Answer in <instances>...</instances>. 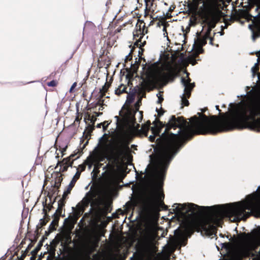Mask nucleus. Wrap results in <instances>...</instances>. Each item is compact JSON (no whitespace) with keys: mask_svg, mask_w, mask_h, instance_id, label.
<instances>
[{"mask_svg":"<svg viewBox=\"0 0 260 260\" xmlns=\"http://www.w3.org/2000/svg\"><path fill=\"white\" fill-rule=\"evenodd\" d=\"M206 109L202 110V112L198 113V116H193L190 118L192 122V127L187 124L186 121L182 117H176L172 115L167 124L160 122V127L158 132L149 137L150 142H154L156 135H159L162 127H166L165 131L159 136L156 141L161 139V142L157 148L154 149L156 156V168L152 169L150 173V179L155 186H161L168 167L180 149L192 138L194 134H211L204 133L202 131V120L204 116L210 117L203 113Z\"/></svg>","mask_w":260,"mask_h":260,"instance_id":"f257e3e1","label":"nucleus"},{"mask_svg":"<svg viewBox=\"0 0 260 260\" xmlns=\"http://www.w3.org/2000/svg\"><path fill=\"white\" fill-rule=\"evenodd\" d=\"M260 115V107L257 111L254 108L247 105L237 106L232 116L228 119H220L216 115L210 117L204 116L201 124L202 131L205 133L215 135L217 133L237 128H248L260 132V117L254 116Z\"/></svg>","mask_w":260,"mask_h":260,"instance_id":"f03ea898","label":"nucleus"},{"mask_svg":"<svg viewBox=\"0 0 260 260\" xmlns=\"http://www.w3.org/2000/svg\"><path fill=\"white\" fill-rule=\"evenodd\" d=\"M260 207V185L245 199L235 203V219L245 220Z\"/></svg>","mask_w":260,"mask_h":260,"instance_id":"7ed1b4c3","label":"nucleus"},{"mask_svg":"<svg viewBox=\"0 0 260 260\" xmlns=\"http://www.w3.org/2000/svg\"><path fill=\"white\" fill-rule=\"evenodd\" d=\"M109 145L107 142L104 144V146H102V152L101 157L99 159L100 161H104L105 159L108 161L114 159L115 161L122 160L124 159L126 154V151L129 149L128 145L124 144L121 143L119 147L117 149L114 153V155H109Z\"/></svg>","mask_w":260,"mask_h":260,"instance_id":"20e7f679","label":"nucleus"},{"mask_svg":"<svg viewBox=\"0 0 260 260\" xmlns=\"http://www.w3.org/2000/svg\"><path fill=\"white\" fill-rule=\"evenodd\" d=\"M92 188V187H91L90 190L86 193L81 203H78L76 208L72 207L73 211L75 212L77 216L79 217L82 215L85 208L88 207L90 204L92 206L95 204L97 193L95 191H91Z\"/></svg>","mask_w":260,"mask_h":260,"instance_id":"39448f33","label":"nucleus"},{"mask_svg":"<svg viewBox=\"0 0 260 260\" xmlns=\"http://www.w3.org/2000/svg\"><path fill=\"white\" fill-rule=\"evenodd\" d=\"M234 241L241 252L247 253L253 248L255 242V237L249 233H244L239 238L235 239Z\"/></svg>","mask_w":260,"mask_h":260,"instance_id":"423d86ee","label":"nucleus"},{"mask_svg":"<svg viewBox=\"0 0 260 260\" xmlns=\"http://www.w3.org/2000/svg\"><path fill=\"white\" fill-rule=\"evenodd\" d=\"M186 74L185 77H181V83L184 87L183 93L180 96L182 107L183 106H187L189 105L188 99L191 95V92L195 86L194 82L191 83V79L189 78V73L184 71Z\"/></svg>","mask_w":260,"mask_h":260,"instance_id":"0eeeda50","label":"nucleus"},{"mask_svg":"<svg viewBox=\"0 0 260 260\" xmlns=\"http://www.w3.org/2000/svg\"><path fill=\"white\" fill-rule=\"evenodd\" d=\"M125 112H123L122 109L119 111L118 116H115L116 127L118 129H122L125 125L127 124L131 120H134L131 116H133L129 108H125Z\"/></svg>","mask_w":260,"mask_h":260,"instance_id":"6e6552de","label":"nucleus"},{"mask_svg":"<svg viewBox=\"0 0 260 260\" xmlns=\"http://www.w3.org/2000/svg\"><path fill=\"white\" fill-rule=\"evenodd\" d=\"M208 23L209 26L205 35L198 37L197 38V41H194L193 47H194L195 45L197 46L198 48V54L202 53L203 52L202 47L207 44V40L208 39L209 35L210 34L212 28L215 26V24L213 23L211 21L208 22Z\"/></svg>","mask_w":260,"mask_h":260,"instance_id":"1a4fd4ad","label":"nucleus"},{"mask_svg":"<svg viewBox=\"0 0 260 260\" xmlns=\"http://www.w3.org/2000/svg\"><path fill=\"white\" fill-rule=\"evenodd\" d=\"M154 199L151 198L144 199L140 197L135 203L136 206H138L140 210L143 211H148L152 208Z\"/></svg>","mask_w":260,"mask_h":260,"instance_id":"9d476101","label":"nucleus"},{"mask_svg":"<svg viewBox=\"0 0 260 260\" xmlns=\"http://www.w3.org/2000/svg\"><path fill=\"white\" fill-rule=\"evenodd\" d=\"M75 156V154H71L70 156L64 158L62 159V164H61L60 161L59 160L57 162V165L55 167V169L58 166H60V168H59V172L58 173H59L60 172H64L68 170V167H72V164L73 163V161H71V158H73Z\"/></svg>","mask_w":260,"mask_h":260,"instance_id":"9b49d317","label":"nucleus"},{"mask_svg":"<svg viewBox=\"0 0 260 260\" xmlns=\"http://www.w3.org/2000/svg\"><path fill=\"white\" fill-rule=\"evenodd\" d=\"M80 174L81 172L77 171L75 175L73 176L70 183H69L67 190L64 191L63 194V198L66 199L68 194L70 193V192L73 187L74 186L76 181L79 178Z\"/></svg>","mask_w":260,"mask_h":260,"instance_id":"f8f14e48","label":"nucleus"},{"mask_svg":"<svg viewBox=\"0 0 260 260\" xmlns=\"http://www.w3.org/2000/svg\"><path fill=\"white\" fill-rule=\"evenodd\" d=\"M253 26H254L255 28L257 29V30H259V26L258 23L257 24H250L248 25V28L252 32V39L253 40H255L256 38H258L260 36V34L259 33L255 34L254 30L253 29Z\"/></svg>","mask_w":260,"mask_h":260,"instance_id":"ddd939ff","label":"nucleus"},{"mask_svg":"<svg viewBox=\"0 0 260 260\" xmlns=\"http://www.w3.org/2000/svg\"><path fill=\"white\" fill-rule=\"evenodd\" d=\"M136 92V91L134 89L132 91V92H130L127 94L126 96V100L125 101V104L127 105H130L134 102Z\"/></svg>","mask_w":260,"mask_h":260,"instance_id":"4468645a","label":"nucleus"},{"mask_svg":"<svg viewBox=\"0 0 260 260\" xmlns=\"http://www.w3.org/2000/svg\"><path fill=\"white\" fill-rule=\"evenodd\" d=\"M141 101H142V98L139 97L138 98V99L137 100V101H136V102L134 104V107L136 109V110L133 111L131 109H130L131 110V112H132V114L133 115V116H131V117H132V118H133L134 119V120H135V114L136 113V112L137 111H139V109L140 106L141 104Z\"/></svg>","mask_w":260,"mask_h":260,"instance_id":"2eb2a0df","label":"nucleus"},{"mask_svg":"<svg viewBox=\"0 0 260 260\" xmlns=\"http://www.w3.org/2000/svg\"><path fill=\"white\" fill-rule=\"evenodd\" d=\"M46 239V238L44 236L42 237L41 240L39 242L37 247L31 252V254L35 255L38 253L42 247L43 243Z\"/></svg>","mask_w":260,"mask_h":260,"instance_id":"dca6fc26","label":"nucleus"},{"mask_svg":"<svg viewBox=\"0 0 260 260\" xmlns=\"http://www.w3.org/2000/svg\"><path fill=\"white\" fill-rule=\"evenodd\" d=\"M54 218V219L51 221L49 227V230H50L51 231H53L56 230L55 226L58 225V222L59 220V217H53Z\"/></svg>","mask_w":260,"mask_h":260,"instance_id":"f3484780","label":"nucleus"},{"mask_svg":"<svg viewBox=\"0 0 260 260\" xmlns=\"http://www.w3.org/2000/svg\"><path fill=\"white\" fill-rule=\"evenodd\" d=\"M64 205V202H62L61 200H60L58 202V208H57V210H56V212L53 214V217H58V216L57 215V213L61 214V211H62V207Z\"/></svg>","mask_w":260,"mask_h":260,"instance_id":"a211bd4d","label":"nucleus"},{"mask_svg":"<svg viewBox=\"0 0 260 260\" xmlns=\"http://www.w3.org/2000/svg\"><path fill=\"white\" fill-rule=\"evenodd\" d=\"M62 181V178L59 173H57V177L55 178L54 182V186L56 188H58L60 186L61 182Z\"/></svg>","mask_w":260,"mask_h":260,"instance_id":"6ab92c4d","label":"nucleus"},{"mask_svg":"<svg viewBox=\"0 0 260 260\" xmlns=\"http://www.w3.org/2000/svg\"><path fill=\"white\" fill-rule=\"evenodd\" d=\"M108 90V87L107 86L106 83L105 84L103 87L100 89V95L99 96H100V98H103V97L105 95V92Z\"/></svg>","mask_w":260,"mask_h":260,"instance_id":"aec40b11","label":"nucleus"},{"mask_svg":"<svg viewBox=\"0 0 260 260\" xmlns=\"http://www.w3.org/2000/svg\"><path fill=\"white\" fill-rule=\"evenodd\" d=\"M98 99L99 100L98 102L95 103H92L90 105L92 108H96L99 105H101V102H102V103L104 102V100H103V98H100V96H99Z\"/></svg>","mask_w":260,"mask_h":260,"instance_id":"412c9836","label":"nucleus"},{"mask_svg":"<svg viewBox=\"0 0 260 260\" xmlns=\"http://www.w3.org/2000/svg\"><path fill=\"white\" fill-rule=\"evenodd\" d=\"M107 135L106 134H104L103 136H102L101 137H100L99 139V142L97 144V145L94 147V149H93V151H95V152H96L98 149L100 148V146H101V142L102 141H103V140L104 139V137L105 136Z\"/></svg>","mask_w":260,"mask_h":260,"instance_id":"4be33fe9","label":"nucleus"},{"mask_svg":"<svg viewBox=\"0 0 260 260\" xmlns=\"http://www.w3.org/2000/svg\"><path fill=\"white\" fill-rule=\"evenodd\" d=\"M178 245L181 247L184 246L187 243V240L184 239L183 238H181L178 240Z\"/></svg>","mask_w":260,"mask_h":260,"instance_id":"5701e85b","label":"nucleus"},{"mask_svg":"<svg viewBox=\"0 0 260 260\" xmlns=\"http://www.w3.org/2000/svg\"><path fill=\"white\" fill-rule=\"evenodd\" d=\"M140 133H141L144 136L147 137L148 132H149V127H147L146 128H141L140 129Z\"/></svg>","mask_w":260,"mask_h":260,"instance_id":"b1692460","label":"nucleus"},{"mask_svg":"<svg viewBox=\"0 0 260 260\" xmlns=\"http://www.w3.org/2000/svg\"><path fill=\"white\" fill-rule=\"evenodd\" d=\"M156 96L158 98V100L157 101V103L158 104H161L164 100V98L160 94V93H157L156 94Z\"/></svg>","mask_w":260,"mask_h":260,"instance_id":"393cba45","label":"nucleus"},{"mask_svg":"<svg viewBox=\"0 0 260 260\" xmlns=\"http://www.w3.org/2000/svg\"><path fill=\"white\" fill-rule=\"evenodd\" d=\"M109 124H110V122H108V121H105L104 122H103V132H105L107 130Z\"/></svg>","mask_w":260,"mask_h":260,"instance_id":"a878e982","label":"nucleus"},{"mask_svg":"<svg viewBox=\"0 0 260 260\" xmlns=\"http://www.w3.org/2000/svg\"><path fill=\"white\" fill-rule=\"evenodd\" d=\"M47 85L49 87H54L56 85V81L55 80H52L47 83Z\"/></svg>","mask_w":260,"mask_h":260,"instance_id":"bb28decb","label":"nucleus"},{"mask_svg":"<svg viewBox=\"0 0 260 260\" xmlns=\"http://www.w3.org/2000/svg\"><path fill=\"white\" fill-rule=\"evenodd\" d=\"M248 260H260V254H256L253 255L251 258H249Z\"/></svg>","mask_w":260,"mask_h":260,"instance_id":"cd10ccee","label":"nucleus"},{"mask_svg":"<svg viewBox=\"0 0 260 260\" xmlns=\"http://www.w3.org/2000/svg\"><path fill=\"white\" fill-rule=\"evenodd\" d=\"M121 89L120 86L118 87L115 90V93L117 95H120L122 93Z\"/></svg>","mask_w":260,"mask_h":260,"instance_id":"c85d7f7f","label":"nucleus"},{"mask_svg":"<svg viewBox=\"0 0 260 260\" xmlns=\"http://www.w3.org/2000/svg\"><path fill=\"white\" fill-rule=\"evenodd\" d=\"M120 87H121V90L122 93H126V92H127V91L126 90V89H127V87L125 86H124L123 84H121L120 85Z\"/></svg>","mask_w":260,"mask_h":260,"instance_id":"c756f323","label":"nucleus"},{"mask_svg":"<svg viewBox=\"0 0 260 260\" xmlns=\"http://www.w3.org/2000/svg\"><path fill=\"white\" fill-rule=\"evenodd\" d=\"M131 53H129L128 55H127L125 56V61H128V60H130L132 59V56L131 55Z\"/></svg>","mask_w":260,"mask_h":260,"instance_id":"7c9ffc66","label":"nucleus"},{"mask_svg":"<svg viewBox=\"0 0 260 260\" xmlns=\"http://www.w3.org/2000/svg\"><path fill=\"white\" fill-rule=\"evenodd\" d=\"M257 60H258L257 62L256 63H255L254 66L253 67H252V68H251V72L253 73V74H254V73H255V68L256 66L258 63V59Z\"/></svg>","mask_w":260,"mask_h":260,"instance_id":"2f4dec72","label":"nucleus"},{"mask_svg":"<svg viewBox=\"0 0 260 260\" xmlns=\"http://www.w3.org/2000/svg\"><path fill=\"white\" fill-rule=\"evenodd\" d=\"M94 114L95 115L94 120H95L96 117L101 116L102 114V113L99 112H94Z\"/></svg>","mask_w":260,"mask_h":260,"instance_id":"473e14b6","label":"nucleus"},{"mask_svg":"<svg viewBox=\"0 0 260 260\" xmlns=\"http://www.w3.org/2000/svg\"><path fill=\"white\" fill-rule=\"evenodd\" d=\"M77 85V83L76 82H74L72 85L71 86V88H70V92H72V91L73 90V89Z\"/></svg>","mask_w":260,"mask_h":260,"instance_id":"72a5a7b5","label":"nucleus"},{"mask_svg":"<svg viewBox=\"0 0 260 260\" xmlns=\"http://www.w3.org/2000/svg\"><path fill=\"white\" fill-rule=\"evenodd\" d=\"M228 244L227 243H225V242H224V243L221 242V243H219V245H221V248H226V247Z\"/></svg>","mask_w":260,"mask_h":260,"instance_id":"f704fd0d","label":"nucleus"},{"mask_svg":"<svg viewBox=\"0 0 260 260\" xmlns=\"http://www.w3.org/2000/svg\"><path fill=\"white\" fill-rule=\"evenodd\" d=\"M162 31L164 32V35L165 37H167V32L166 26H164Z\"/></svg>","mask_w":260,"mask_h":260,"instance_id":"c9c22d12","label":"nucleus"},{"mask_svg":"<svg viewBox=\"0 0 260 260\" xmlns=\"http://www.w3.org/2000/svg\"><path fill=\"white\" fill-rule=\"evenodd\" d=\"M104 105H105V104H104V103H102V102H101V105H99L100 107L99 108V111L103 110L104 109L103 106H104Z\"/></svg>","mask_w":260,"mask_h":260,"instance_id":"e433bc0d","label":"nucleus"},{"mask_svg":"<svg viewBox=\"0 0 260 260\" xmlns=\"http://www.w3.org/2000/svg\"><path fill=\"white\" fill-rule=\"evenodd\" d=\"M110 165L108 163L107 164L105 167H103V170H106L110 167Z\"/></svg>","mask_w":260,"mask_h":260,"instance_id":"4c0bfd02","label":"nucleus"},{"mask_svg":"<svg viewBox=\"0 0 260 260\" xmlns=\"http://www.w3.org/2000/svg\"><path fill=\"white\" fill-rule=\"evenodd\" d=\"M26 256V253H23L21 255V256L19 258L18 260H23L24 258Z\"/></svg>","mask_w":260,"mask_h":260,"instance_id":"58836bf2","label":"nucleus"},{"mask_svg":"<svg viewBox=\"0 0 260 260\" xmlns=\"http://www.w3.org/2000/svg\"><path fill=\"white\" fill-rule=\"evenodd\" d=\"M67 149V146H66L64 147H63L61 150V153H62V157L63 156V152L66 151Z\"/></svg>","mask_w":260,"mask_h":260,"instance_id":"ea45409f","label":"nucleus"},{"mask_svg":"<svg viewBox=\"0 0 260 260\" xmlns=\"http://www.w3.org/2000/svg\"><path fill=\"white\" fill-rule=\"evenodd\" d=\"M208 39H210V44L211 45H213V43H212V42L213 41V38L210 37V35H209V38H208Z\"/></svg>","mask_w":260,"mask_h":260,"instance_id":"a19ab883","label":"nucleus"},{"mask_svg":"<svg viewBox=\"0 0 260 260\" xmlns=\"http://www.w3.org/2000/svg\"><path fill=\"white\" fill-rule=\"evenodd\" d=\"M41 221H42L41 224L42 226H44L46 224V222L43 219H41Z\"/></svg>","mask_w":260,"mask_h":260,"instance_id":"79ce46f5","label":"nucleus"},{"mask_svg":"<svg viewBox=\"0 0 260 260\" xmlns=\"http://www.w3.org/2000/svg\"><path fill=\"white\" fill-rule=\"evenodd\" d=\"M103 122H101V123H98L96 125V127L97 128H101V126H103Z\"/></svg>","mask_w":260,"mask_h":260,"instance_id":"37998d69","label":"nucleus"},{"mask_svg":"<svg viewBox=\"0 0 260 260\" xmlns=\"http://www.w3.org/2000/svg\"><path fill=\"white\" fill-rule=\"evenodd\" d=\"M142 111H139V114L140 115V120L139 121V122H141L142 119Z\"/></svg>","mask_w":260,"mask_h":260,"instance_id":"c03bdc74","label":"nucleus"},{"mask_svg":"<svg viewBox=\"0 0 260 260\" xmlns=\"http://www.w3.org/2000/svg\"><path fill=\"white\" fill-rule=\"evenodd\" d=\"M134 45L137 46V47H138L140 45L139 41H136L135 42V43H134Z\"/></svg>","mask_w":260,"mask_h":260,"instance_id":"a18cd8bd","label":"nucleus"},{"mask_svg":"<svg viewBox=\"0 0 260 260\" xmlns=\"http://www.w3.org/2000/svg\"><path fill=\"white\" fill-rule=\"evenodd\" d=\"M31 247V244H30L28 246L27 248L26 249V250H25V252H26H26H27V251L29 250V248H30V247Z\"/></svg>","mask_w":260,"mask_h":260,"instance_id":"49530a36","label":"nucleus"},{"mask_svg":"<svg viewBox=\"0 0 260 260\" xmlns=\"http://www.w3.org/2000/svg\"><path fill=\"white\" fill-rule=\"evenodd\" d=\"M52 231H51L50 230H49L48 232H47L46 231L45 232V233H46V236H48L49 235V234Z\"/></svg>","mask_w":260,"mask_h":260,"instance_id":"de8ad7c7","label":"nucleus"},{"mask_svg":"<svg viewBox=\"0 0 260 260\" xmlns=\"http://www.w3.org/2000/svg\"><path fill=\"white\" fill-rule=\"evenodd\" d=\"M92 165H93V164H92V163H91V164H89V165H88V168H89V169H90L91 168V167H92Z\"/></svg>","mask_w":260,"mask_h":260,"instance_id":"09e8293b","label":"nucleus"},{"mask_svg":"<svg viewBox=\"0 0 260 260\" xmlns=\"http://www.w3.org/2000/svg\"><path fill=\"white\" fill-rule=\"evenodd\" d=\"M216 110H217L219 111V113L220 112V110L219 109L218 106H216Z\"/></svg>","mask_w":260,"mask_h":260,"instance_id":"8fccbe9b","label":"nucleus"},{"mask_svg":"<svg viewBox=\"0 0 260 260\" xmlns=\"http://www.w3.org/2000/svg\"><path fill=\"white\" fill-rule=\"evenodd\" d=\"M220 235V236L221 237H222V238H224V235H223L222 234H220V235Z\"/></svg>","mask_w":260,"mask_h":260,"instance_id":"3c124183","label":"nucleus"},{"mask_svg":"<svg viewBox=\"0 0 260 260\" xmlns=\"http://www.w3.org/2000/svg\"><path fill=\"white\" fill-rule=\"evenodd\" d=\"M247 95V94H243V95H238L237 96L238 97H239V96H246Z\"/></svg>","mask_w":260,"mask_h":260,"instance_id":"603ef678","label":"nucleus"},{"mask_svg":"<svg viewBox=\"0 0 260 260\" xmlns=\"http://www.w3.org/2000/svg\"><path fill=\"white\" fill-rule=\"evenodd\" d=\"M226 238L228 239L230 241L231 240V238H229L228 236H226Z\"/></svg>","mask_w":260,"mask_h":260,"instance_id":"864d4df0","label":"nucleus"},{"mask_svg":"<svg viewBox=\"0 0 260 260\" xmlns=\"http://www.w3.org/2000/svg\"><path fill=\"white\" fill-rule=\"evenodd\" d=\"M114 177L115 179H118V177L116 175H115Z\"/></svg>","mask_w":260,"mask_h":260,"instance_id":"5fc2aeb1","label":"nucleus"},{"mask_svg":"<svg viewBox=\"0 0 260 260\" xmlns=\"http://www.w3.org/2000/svg\"><path fill=\"white\" fill-rule=\"evenodd\" d=\"M139 31H140V33H141L142 32V31H141V27H140L139 28Z\"/></svg>","mask_w":260,"mask_h":260,"instance_id":"6e6d98bb","label":"nucleus"},{"mask_svg":"<svg viewBox=\"0 0 260 260\" xmlns=\"http://www.w3.org/2000/svg\"><path fill=\"white\" fill-rule=\"evenodd\" d=\"M32 82H27V83H23L24 84H27V83H32Z\"/></svg>","mask_w":260,"mask_h":260,"instance_id":"4d7b16f0","label":"nucleus"},{"mask_svg":"<svg viewBox=\"0 0 260 260\" xmlns=\"http://www.w3.org/2000/svg\"><path fill=\"white\" fill-rule=\"evenodd\" d=\"M147 172V168H146L145 170V173H146Z\"/></svg>","mask_w":260,"mask_h":260,"instance_id":"13d9d810","label":"nucleus"},{"mask_svg":"<svg viewBox=\"0 0 260 260\" xmlns=\"http://www.w3.org/2000/svg\"><path fill=\"white\" fill-rule=\"evenodd\" d=\"M134 37H136V36H137V37H138V35H135V34H134Z\"/></svg>","mask_w":260,"mask_h":260,"instance_id":"bf43d9fd","label":"nucleus"},{"mask_svg":"<svg viewBox=\"0 0 260 260\" xmlns=\"http://www.w3.org/2000/svg\"><path fill=\"white\" fill-rule=\"evenodd\" d=\"M216 248H217V250H219V248L217 246H216Z\"/></svg>","mask_w":260,"mask_h":260,"instance_id":"052dcab7","label":"nucleus"},{"mask_svg":"<svg viewBox=\"0 0 260 260\" xmlns=\"http://www.w3.org/2000/svg\"><path fill=\"white\" fill-rule=\"evenodd\" d=\"M91 210H92V207H91V208H90L89 212H91Z\"/></svg>","mask_w":260,"mask_h":260,"instance_id":"680f3d73","label":"nucleus"},{"mask_svg":"<svg viewBox=\"0 0 260 260\" xmlns=\"http://www.w3.org/2000/svg\"><path fill=\"white\" fill-rule=\"evenodd\" d=\"M56 158H59V156L57 155L56 156Z\"/></svg>","mask_w":260,"mask_h":260,"instance_id":"e2e57ef3","label":"nucleus"},{"mask_svg":"<svg viewBox=\"0 0 260 260\" xmlns=\"http://www.w3.org/2000/svg\"><path fill=\"white\" fill-rule=\"evenodd\" d=\"M233 105V103H230V104H229V106H231V105Z\"/></svg>","mask_w":260,"mask_h":260,"instance_id":"0e129e2a","label":"nucleus"},{"mask_svg":"<svg viewBox=\"0 0 260 260\" xmlns=\"http://www.w3.org/2000/svg\"><path fill=\"white\" fill-rule=\"evenodd\" d=\"M159 25H160V22H158V23H157V25H158V26H159Z\"/></svg>","mask_w":260,"mask_h":260,"instance_id":"69168bd1","label":"nucleus"},{"mask_svg":"<svg viewBox=\"0 0 260 260\" xmlns=\"http://www.w3.org/2000/svg\"><path fill=\"white\" fill-rule=\"evenodd\" d=\"M88 185H87V186H86L85 189H87V188H88Z\"/></svg>","mask_w":260,"mask_h":260,"instance_id":"338daca9","label":"nucleus"},{"mask_svg":"<svg viewBox=\"0 0 260 260\" xmlns=\"http://www.w3.org/2000/svg\"><path fill=\"white\" fill-rule=\"evenodd\" d=\"M202 8H203V9H204V8H205L204 6V5H203V6H202Z\"/></svg>","mask_w":260,"mask_h":260,"instance_id":"774afa93","label":"nucleus"}]
</instances>
